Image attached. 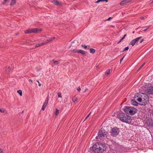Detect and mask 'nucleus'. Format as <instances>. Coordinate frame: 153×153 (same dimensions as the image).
I'll return each mask as SVG.
<instances>
[{"instance_id":"obj_1","label":"nucleus","mask_w":153,"mask_h":153,"mask_svg":"<svg viewBox=\"0 0 153 153\" xmlns=\"http://www.w3.org/2000/svg\"><path fill=\"white\" fill-rule=\"evenodd\" d=\"M137 95L138 96V101L140 102L142 105H146L149 102V97L148 96L145 94L141 93V94H139L137 93Z\"/></svg>"},{"instance_id":"obj_2","label":"nucleus","mask_w":153,"mask_h":153,"mask_svg":"<svg viewBox=\"0 0 153 153\" xmlns=\"http://www.w3.org/2000/svg\"><path fill=\"white\" fill-rule=\"evenodd\" d=\"M104 145L100 143H97L93 146L92 149L95 153H102L104 151Z\"/></svg>"},{"instance_id":"obj_3","label":"nucleus","mask_w":153,"mask_h":153,"mask_svg":"<svg viewBox=\"0 0 153 153\" xmlns=\"http://www.w3.org/2000/svg\"><path fill=\"white\" fill-rule=\"evenodd\" d=\"M119 118L122 121L128 123H131L132 120L131 116L124 113L120 114Z\"/></svg>"},{"instance_id":"obj_4","label":"nucleus","mask_w":153,"mask_h":153,"mask_svg":"<svg viewBox=\"0 0 153 153\" xmlns=\"http://www.w3.org/2000/svg\"><path fill=\"white\" fill-rule=\"evenodd\" d=\"M124 112L131 115L134 114L137 111V109L133 107L126 106L124 109Z\"/></svg>"},{"instance_id":"obj_5","label":"nucleus","mask_w":153,"mask_h":153,"mask_svg":"<svg viewBox=\"0 0 153 153\" xmlns=\"http://www.w3.org/2000/svg\"><path fill=\"white\" fill-rule=\"evenodd\" d=\"M107 132L102 128H101L99 131L98 134V137L100 138L105 137L106 135Z\"/></svg>"},{"instance_id":"obj_6","label":"nucleus","mask_w":153,"mask_h":153,"mask_svg":"<svg viewBox=\"0 0 153 153\" xmlns=\"http://www.w3.org/2000/svg\"><path fill=\"white\" fill-rule=\"evenodd\" d=\"M119 132L118 128L116 127L113 128L111 131V135L113 136H116L118 135Z\"/></svg>"},{"instance_id":"obj_7","label":"nucleus","mask_w":153,"mask_h":153,"mask_svg":"<svg viewBox=\"0 0 153 153\" xmlns=\"http://www.w3.org/2000/svg\"><path fill=\"white\" fill-rule=\"evenodd\" d=\"M138 96L137 95V94H135V96L134 97V99L131 100V104L134 106H137L138 104V103L136 101L137 100H138Z\"/></svg>"},{"instance_id":"obj_8","label":"nucleus","mask_w":153,"mask_h":153,"mask_svg":"<svg viewBox=\"0 0 153 153\" xmlns=\"http://www.w3.org/2000/svg\"><path fill=\"white\" fill-rule=\"evenodd\" d=\"M32 33H37L41 32L42 31L41 29H39L36 28H33L32 29Z\"/></svg>"},{"instance_id":"obj_9","label":"nucleus","mask_w":153,"mask_h":153,"mask_svg":"<svg viewBox=\"0 0 153 153\" xmlns=\"http://www.w3.org/2000/svg\"><path fill=\"white\" fill-rule=\"evenodd\" d=\"M148 92L149 94H153V86H149L147 89Z\"/></svg>"},{"instance_id":"obj_10","label":"nucleus","mask_w":153,"mask_h":153,"mask_svg":"<svg viewBox=\"0 0 153 153\" xmlns=\"http://www.w3.org/2000/svg\"><path fill=\"white\" fill-rule=\"evenodd\" d=\"M131 0H124L121 1L120 3V4L121 5L123 6L126 4L129 3L130 2Z\"/></svg>"},{"instance_id":"obj_11","label":"nucleus","mask_w":153,"mask_h":153,"mask_svg":"<svg viewBox=\"0 0 153 153\" xmlns=\"http://www.w3.org/2000/svg\"><path fill=\"white\" fill-rule=\"evenodd\" d=\"M25 33L26 34L32 33V29H28L25 30Z\"/></svg>"},{"instance_id":"obj_12","label":"nucleus","mask_w":153,"mask_h":153,"mask_svg":"<svg viewBox=\"0 0 153 153\" xmlns=\"http://www.w3.org/2000/svg\"><path fill=\"white\" fill-rule=\"evenodd\" d=\"M48 100H49V96H48V95L47 97V98H46V99L45 100V102L43 105H45V106H46L48 103Z\"/></svg>"},{"instance_id":"obj_13","label":"nucleus","mask_w":153,"mask_h":153,"mask_svg":"<svg viewBox=\"0 0 153 153\" xmlns=\"http://www.w3.org/2000/svg\"><path fill=\"white\" fill-rule=\"evenodd\" d=\"M135 43H137L134 39L132 40L130 42V45H131L132 46H134Z\"/></svg>"},{"instance_id":"obj_14","label":"nucleus","mask_w":153,"mask_h":153,"mask_svg":"<svg viewBox=\"0 0 153 153\" xmlns=\"http://www.w3.org/2000/svg\"><path fill=\"white\" fill-rule=\"evenodd\" d=\"M142 38V37L140 36L134 39V40L136 41V42L137 43L139 42V40Z\"/></svg>"},{"instance_id":"obj_15","label":"nucleus","mask_w":153,"mask_h":153,"mask_svg":"<svg viewBox=\"0 0 153 153\" xmlns=\"http://www.w3.org/2000/svg\"><path fill=\"white\" fill-rule=\"evenodd\" d=\"M77 52L80 53L83 55H84L85 54V52L84 51L81 50H78Z\"/></svg>"},{"instance_id":"obj_16","label":"nucleus","mask_w":153,"mask_h":153,"mask_svg":"<svg viewBox=\"0 0 153 153\" xmlns=\"http://www.w3.org/2000/svg\"><path fill=\"white\" fill-rule=\"evenodd\" d=\"M96 51L95 49L93 48H90V53H94Z\"/></svg>"},{"instance_id":"obj_17","label":"nucleus","mask_w":153,"mask_h":153,"mask_svg":"<svg viewBox=\"0 0 153 153\" xmlns=\"http://www.w3.org/2000/svg\"><path fill=\"white\" fill-rule=\"evenodd\" d=\"M149 28V27H143L141 29V30L143 31H146Z\"/></svg>"},{"instance_id":"obj_18","label":"nucleus","mask_w":153,"mask_h":153,"mask_svg":"<svg viewBox=\"0 0 153 153\" xmlns=\"http://www.w3.org/2000/svg\"><path fill=\"white\" fill-rule=\"evenodd\" d=\"M100 1H105L106 2H107L108 1V0H98L95 3H97Z\"/></svg>"},{"instance_id":"obj_19","label":"nucleus","mask_w":153,"mask_h":153,"mask_svg":"<svg viewBox=\"0 0 153 153\" xmlns=\"http://www.w3.org/2000/svg\"><path fill=\"white\" fill-rule=\"evenodd\" d=\"M16 2L15 0H12L10 4V5H13Z\"/></svg>"},{"instance_id":"obj_20","label":"nucleus","mask_w":153,"mask_h":153,"mask_svg":"<svg viewBox=\"0 0 153 153\" xmlns=\"http://www.w3.org/2000/svg\"><path fill=\"white\" fill-rule=\"evenodd\" d=\"M17 92L20 94V96H22V91L21 90H19L17 91Z\"/></svg>"},{"instance_id":"obj_21","label":"nucleus","mask_w":153,"mask_h":153,"mask_svg":"<svg viewBox=\"0 0 153 153\" xmlns=\"http://www.w3.org/2000/svg\"><path fill=\"white\" fill-rule=\"evenodd\" d=\"M72 100L74 102H75L77 100V99L76 97H74L72 98Z\"/></svg>"},{"instance_id":"obj_22","label":"nucleus","mask_w":153,"mask_h":153,"mask_svg":"<svg viewBox=\"0 0 153 153\" xmlns=\"http://www.w3.org/2000/svg\"><path fill=\"white\" fill-rule=\"evenodd\" d=\"M110 70L109 69L107 71L106 73V75H108L110 74Z\"/></svg>"},{"instance_id":"obj_23","label":"nucleus","mask_w":153,"mask_h":153,"mask_svg":"<svg viewBox=\"0 0 153 153\" xmlns=\"http://www.w3.org/2000/svg\"><path fill=\"white\" fill-rule=\"evenodd\" d=\"M53 62V63L54 64H55V65H56L57 64V61H56L55 60H54V59H53L52 61Z\"/></svg>"},{"instance_id":"obj_24","label":"nucleus","mask_w":153,"mask_h":153,"mask_svg":"<svg viewBox=\"0 0 153 153\" xmlns=\"http://www.w3.org/2000/svg\"><path fill=\"white\" fill-rule=\"evenodd\" d=\"M0 111L1 113H4L5 112V110L4 109H0Z\"/></svg>"},{"instance_id":"obj_25","label":"nucleus","mask_w":153,"mask_h":153,"mask_svg":"<svg viewBox=\"0 0 153 153\" xmlns=\"http://www.w3.org/2000/svg\"><path fill=\"white\" fill-rule=\"evenodd\" d=\"M52 2L54 4H57V1L53 0V1H52Z\"/></svg>"},{"instance_id":"obj_26","label":"nucleus","mask_w":153,"mask_h":153,"mask_svg":"<svg viewBox=\"0 0 153 153\" xmlns=\"http://www.w3.org/2000/svg\"><path fill=\"white\" fill-rule=\"evenodd\" d=\"M128 49H129V48L128 47H126L123 50V51H127Z\"/></svg>"},{"instance_id":"obj_27","label":"nucleus","mask_w":153,"mask_h":153,"mask_svg":"<svg viewBox=\"0 0 153 153\" xmlns=\"http://www.w3.org/2000/svg\"><path fill=\"white\" fill-rule=\"evenodd\" d=\"M46 106H45V105H43L42 106V110L43 111H44V110L45 109Z\"/></svg>"},{"instance_id":"obj_28","label":"nucleus","mask_w":153,"mask_h":153,"mask_svg":"<svg viewBox=\"0 0 153 153\" xmlns=\"http://www.w3.org/2000/svg\"><path fill=\"white\" fill-rule=\"evenodd\" d=\"M145 64V63H144L138 69L137 71H139L141 68L144 66V64Z\"/></svg>"},{"instance_id":"obj_29","label":"nucleus","mask_w":153,"mask_h":153,"mask_svg":"<svg viewBox=\"0 0 153 153\" xmlns=\"http://www.w3.org/2000/svg\"><path fill=\"white\" fill-rule=\"evenodd\" d=\"M55 38L54 37L51 38L50 39H49V40H50V42H51V41L53 40L54 39H55Z\"/></svg>"},{"instance_id":"obj_30","label":"nucleus","mask_w":153,"mask_h":153,"mask_svg":"<svg viewBox=\"0 0 153 153\" xmlns=\"http://www.w3.org/2000/svg\"><path fill=\"white\" fill-rule=\"evenodd\" d=\"M77 51H78V50H77L75 49H74L73 50H72V51L73 52H74V53H78Z\"/></svg>"},{"instance_id":"obj_31","label":"nucleus","mask_w":153,"mask_h":153,"mask_svg":"<svg viewBox=\"0 0 153 153\" xmlns=\"http://www.w3.org/2000/svg\"><path fill=\"white\" fill-rule=\"evenodd\" d=\"M55 114L56 116V115H57V108L56 109V111L55 112Z\"/></svg>"},{"instance_id":"obj_32","label":"nucleus","mask_w":153,"mask_h":153,"mask_svg":"<svg viewBox=\"0 0 153 153\" xmlns=\"http://www.w3.org/2000/svg\"><path fill=\"white\" fill-rule=\"evenodd\" d=\"M77 91L79 92H80L81 90V88L80 87H78V88L77 89Z\"/></svg>"},{"instance_id":"obj_33","label":"nucleus","mask_w":153,"mask_h":153,"mask_svg":"<svg viewBox=\"0 0 153 153\" xmlns=\"http://www.w3.org/2000/svg\"><path fill=\"white\" fill-rule=\"evenodd\" d=\"M41 46H42L43 45L46 44L45 41L43 42H42L40 44Z\"/></svg>"},{"instance_id":"obj_34","label":"nucleus","mask_w":153,"mask_h":153,"mask_svg":"<svg viewBox=\"0 0 153 153\" xmlns=\"http://www.w3.org/2000/svg\"><path fill=\"white\" fill-rule=\"evenodd\" d=\"M82 46L85 49H86L87 48V46L85 45H82Z\"/></svg>"},{"instance_id":"obj_35","label":"nucleus","mask_w":153,"mask_h":153,"mask_svg":"<svg viewBox=\"0 0 153 153\" xmlns=\"http://www.w3.org/2000/svg\"><path fill=\"white\" fill-rule=\"evenodd\" d=\"M50 42V40H49V39L47 40L46 41H45V43L46 44L49 42Z\"/></svg>"},{"instance_id":"obj_36","label":"nucleus","mask_w":153,"mask_h":153,"mask_svg":"<svg viewBox=\"0 0 153 153\" xmlns=\"http://www.w3.org/2000/svg\"><path fill=\"white\" fill-rule=\"evenodd\" d=\"M36 82H38V84H39V86H41V84L40 83V82H39V80H36Z\"/></svg>"},{"instance_id":"obj_37","label":"nucleus","mask_w":153,"mask_h":153,"mask_svg":"<svg viewBox=\"0 0 153 153\" xmlns=\"http://www.w3.org/2000/svg\"><path fill=\"white\" fill-rule=\"evenodd\" d=\"M41 45H40V44H37L36 45V46H35V47L36 48V47H39Z\"/></svg>"},{"instance_id":"obj_38","label":"nucleus","mask_w":153,"mask_h":153,"mask_svg":"<svg viewBox=\"0 0 153 153\" xmlns=\"http://www.w3.org/2000/svg\"><path fill=\"white\" fill-rule=\"evenodd\" d=\"M90 114H91V113H90L87 116H86V118H85V120H86V119H87L88 117H89V115H90Z\"/></svg>"},{"instance_id":"obj_39","label":"nucleus","mask_w":153,"mask_h":153,"mask_svg":"<svg viewBox=\"0 0 153 153\" xmlns=\"http://www.w3.org/2000/svg\"><path fill=\"white\" fill-rule=\"evenodd\" d=\"M58 97H61V94L59 93H58Z\"/></svg>"},{"instance_id":"obj_40","label":"nucleus","mask_w":153,"mask_h":153,"mask_svg":"<svg viewBox=\"0 0 153 153\" xmlns=\"http://www.w3.org/2000/svg\"><path fill=\"white\" fill-rule=\"evenodd\" d=\"M144 41L143 39H142L140 42V43H142Z\"/></svg>"},{"instance_id":"obj_41","label":"nucleus","mask_w":153,"mask_h":153,"mask_svg":"<svg viewBox=\"0 0 153 153\" xmlns=\"http://www.w3.org/2000/svg\"><path fill=\"white\" fill-rule=\"evenodd\" d=\"M0 153H4L2 149L0 148Z\"/></svg>"},{"instance_id":"obj_42","label":"nucleus","mask_w":153,"mask_h":153,"mask_svg":"<svg viewBox=\"0 0 153 153\" xmlns=\"http://www.w3.org/2000/svg\"><path fill=\"white\" fill-rule=\"evenodd\" d=\"M122 40L123 39H121L120 41L118 42V44H119V43H120Z\"/></svg>"},{"instance_id":"obj_43","label":"nucleus","mask_w":153,"mask_h":153,"mask_svg":"<svg viewBox=\"0 0 153 153\" xmlns=\"http://www.w3.org/2000/svg\"><path fill=\"white\" fill-rule=\"evenodd\" d=\"M112 18L111 17H109L107 19V21H109V20L111 19Z\"/></svg>"},{"instance_id":"obj_44","label":"nucleus","mask_w":153,"mask_h":153,"mask_svg":"<svg viewBox=\"0 0 153 153\" xmlns=\"http://www.w3.org/2000/svg\"><path fill=\"white\" fill-rule=\"evenodd\" d=\"M140 19H144V18L143 16L141 17Z\"/></svg>"},{"instance_id":"obj_45","label":"nucleus","mask_w":153,"mask_h":153,"mask_svg":"<svg viewBox=\"0 0 153 153\" xmlns=\"http://www.w3.org/2000/svg\"><path fill=\"white\" fill-rule=\"evenodd\" d=\"M124 57V56L120 60V63H121V62L122 61V60H123V58Z\"/></svg>"},{"instance_id":"obj_46","label":"nucleus","mask_w":153,"mask_h":153,"mask_svg":"<svg viewBox=\"0 0 153 153\" xmlns=\"http://www.w3.org/2000/svg\"><path fill=\"white\" fill-rule=\"evenodd\" d=\"M58 6L59 5H61V3H60V2H58Z\"/></svg>"},{"instance_id":"obj_47","label":"nucleus","mask_w":153,"mask_h":153,"mask_svg":"<svg viewBox=\"0 0 153 153\" xmlns=\"http://www.w3.org/2000/svg\"><path fill=\"white\" fill-rule=\"evenodd\" d=\"M8 0H4V2H6Z\"/></svg>"},{"instance_id":"obj_48","label":"nucleus","mask_w":153,"mask_h":153,"mask_svg":"<svg viewBox=\"0 0 153 153\" xmlns=\"http://www.w3.org/2000/svg\"><path fill=\"white\" fill-rule=\"evenodd\" d=\"M29 82H31V83H32V80H31V79H29Z\"/></svg>"},{"instance_id":"obj_49","label":"nucleus","mask_w":153,"mask_h":153,"mask_svg":"<svg viewBox=\"0 0 153 153\" xmlns=\"http://www.w3.org/2000/svg\"><path fill=\"white\" fill-rule=\"evenodd\" d=\"M142 31H140V32H139L138 33H139V34H140V33H142Z\"/></svg>"},{"instance_id":"obj_50","label":"nucleus","mask_w":153,"mask_h":153,"mask_svg":"<svg viewBox=\"0 0 153 153\" xmlns=\"http://www.w3.org/2000/svg\"><path fill=\"white\" fill-rule=\"evenodd\" d=\"M10 67H9H9H8V69H9V70H8L9 71V70H10Z\"/></svg>"},{"instance_id":"obj_51","label":"nucleus","mask_w":153,"mask_h":153,"mask_svg":"<svg viewBox=\"0 0 153 153\" xmlns=\"http://www.w3.org/2000/svg\"><path fill=\"white\" fill-rule=\"evenodd\" d=\"M141 28V27H139L138 28H137L136 29V30H137V29H138L140 28Z\"/></svg>"},{"instance_id":"obj_52","label":"nucleus","mask_w":153,"mask_h":153,"mask_svg":"<svg viewBox=\"0 0 153 153\" xmlns=\"http://www.w3.org/2000/svg\"><path fill=\"white\" fill-rule=\"evenodd\" d=\"M126 36V34H125V35H124V36H123V37L124 38H125V37Z\"/></svg>"},{"instance_id":"obj_53","label":"nucleus","mask_w":153,"mask_h":153,"mask_svg":"<svg viewBox=\"0 0 153 153\" xmlns=\"http://www.w3.org/2000/svg\"><path fill=\"white\" fill-rule=\"evenodd\" d=\"M111 27L113 28H114V26L113 25L111 26Z\"/></svg>"},{"instance_id":"obj_54","label":"nucleus","mask_w":153,"mask_h":153,"mask_svg":"<svg viewBox=\"0 0 153 153\" xmlns=\"http://www.w3.org/2000/svg\"><path fill=\"white\" fill-rule=\"evenodd\" d=\"M124 38H124L123 37L122 38V39H123V40Z\"/></svg>"},{"instance_id":"obj_55","label":"nucleus","mask_w":153,"mask_h":153,"mask_svg":"<svg viewBox=\"0 0 153 153\" xmlns=\"http://www.w3.org/2000/svg\"><path fill=\"white\" fill-rule=\"evenodd\" d=\"M59 110H58V113H59Z\"/></svg>"},{"instance_id":"obj_56","label":"nucleus","mask_w":153,"mask_h":153,"mask_svg":"<svg viewBox=\"0 0 153 153\" xmlns=\"http://www.w3.org/2000/svg\"><path fill=\"white\" fill-rule=\"evenodd\" d=\"M134 33V32H133V33Z\"/></svg>"},{"instance_id":"obj_57","label":"nucleus","mask_w":153,"mask_h":153,"mask_svg":"<svg viewBox=\"0 0 153 153\" xmlns=\"http://www.w3.org/2000/svg\"><path fill=\"white\" fill-rule=\"evenodd\" d=\"M153 2V1L152 2V3Z\"/></svg>"}]
</instances>
